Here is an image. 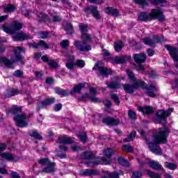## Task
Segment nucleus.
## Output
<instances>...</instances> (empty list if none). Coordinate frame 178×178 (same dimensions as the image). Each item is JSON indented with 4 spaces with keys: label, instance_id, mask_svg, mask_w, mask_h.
<instances>
[{
    "label": "nucleus",
    "instance_id": "obj_27",
    "mask_svg": "<svg viewBox=\"0 0 178 178\" xmlns=\"http://www.w3.org/2000/svg\"><path fill=\"white\" fill-rule=\"evenodd\" d=\"M86 87V85L84 83H79V85L76 86L71 90V94H76V92H80L83 88Z\"/></svg>",
    "mask_w": 178,
    "mask_h": 178
},
{
    "label": "nucleus",
    "instance_id": "obj_45",
    "mask_svg": "<svg viewBox=\"0 0 178 178\" xmlns=\"http://www.w3.org/2000/svg\"><path fill=\"white\" fill-rule=\"evenodd\" d=\"M128 116H129V119H132L133 120L137 119V114L133 110H129L128 111Z\"/></svg>",
    "mask_w": 178,
    "mask_h": 178
},
{
    "label": "nucleus",
    "instance_id": "obj_4",
    "mask_svg": "<svg viewBox=\"0 0 178 178\" xmlns=\"http://www.w3.org/2000/svg\"><path fill=\"white\" fill-rule=\"evenodd\" d=\"M7 115H14V120L17 127H27V115L22 112V107H15L13 110L7 113Z\"/></svg>",
    "mask_w": 178,
    "mask_h": 178
},
{
    "label": "nucleus",
    "instance_id": "obj_20",
    "mask_svg": "<svg viewBox=\"0 0 178 178\" xmlns=\"http://www.w3.org/2000/svg\"><path fill=\"white\" fill-rule=\"evenodd\" d=\"M130 59H131V57L129 56L116 57L114 58L113 63H118V65L120 63H126V62H127V60H130Z\"/></svg>",
    "mask_w": 178,
    "mask_h": 178
},
{
    "label": "nucleus",
    "instance_id": "obj_26",
    "mask_svg": "<svg viewBox=\"0 0 178 178\" xmlns=\"http://www.w3.org/2000/svg\"><path fill=\"white\" fill-rule=\"evenodd\" d=\"M33 14L38 16V20L40 23L44 22L47 19V15L42 12L35 11Z\"/></svg>",
    "mask_w": 178,
    "mask_h": 178
},
{
    "label": "nucleus",
    "instance_id": "obj_58",
    "mask_svg": "<svg viewBox=\"0 0 178 178\" xmlns=\"http://www.w3.org/2000/svg\"><path fill=\"white\" fill-rule=\"evenodd\" d=\"M14 76H15V77H22V76H23V71L22 70H16L14 73Z\"/></svg>",
    "mask_w": 178,
    "mask_h": 178
},
{
    "label": "nucleus",
    "instance_id": "obj_64",
    "mask_svg": "<svg viewBox=\"0 0 178 178\" xmlns=\"http://www.w3.org/2000/svg\"><path fill=\"white\" fill-rule=\"evenodd\" d=\"M53 20L54 22H60L62 20V18L58 15H55L53 16Z\"/></svg>",
    "mask_w": 178,
    "mask_h": 178
},
{
    "label": "nucleus",
    "instance_id": "obj_42",
    "mask_svg": "<svg viewBox=\"0 0 178 178\" xmlns=\"http://www.w3.org/2000/svg\"><path fill=\"white\" fill-rule=\"evenodd\" d=\"M165 167L168 169H170V170H175V169H177V165L173 163H165Z\"/></svg>",
    "mask_w": 178,
    "mask_h": 178
},
{
    "label": "nucleus",
    "instance_id": "obj_5",
    "mask_svg": "<svg viewBox=\"0 0 178 178\" xmlns=\"http://www.w3.org/2000/svg\"><path fill=\"white\" fill-rule=\"evenodd\" d=\"M156 18L159 19L161 22L165 20V16H163L162 11L159 9H153L149 15L144 12H142L138 15V20L140 22H148L150 19Z\"/></svg>",
    "mask_w": 178,
    "mask_h": 178
},
{
    "label": "nucleus",
    "instance_id": "obj_21",
    "mask_svg": "<svg viewBox=\"0 0 178 178\" xmlns=\"http://www.w3.org/2000/svg\"><path fill=\"white\" fill-rule=\"evenodd\" d=\"M147 163L152 169H154L155 170H163L162 165L157 161H150Z\"/></svg>",
    "mask_w": 178,
    "mask_h": 178
},
{
    "label": "nucleus",
    "instance_id": "obj_13",
    "mask_svg": "<svg viewBox=\"0 0 178 178\" xmlns=\"http://www.w3.org/2000/svg\"><path fill=\"white\" fill-rule=\"evenodd\" d=\"M13 41H24V40H30L33 38V36L27 35L24 32L21 31L12 36Z\"/></svg>",
    "mask_w": 178,
    "mask_h": 178
},
{
    "label": "nucleus",
    "instance_id": "obj_44",
    "mask_svg": "<svg viewBox=\"0 0 178 178\" xmlns=\"http://www.w3.org/2000/svg\"><path fill=\"white\" fill-rule=\"evenodd\" d=\"M38 162L40 165H46L47 166L51 163V161H49V159H40Z\"/></svg>",
    "mask_w": 178,
    "mask_h": 178
},
{
    "label": "nucleus",
    "instance_id": "obj_36",
    "mask_svg": "<svg viewBox=\"0 0 178 178\" xmlns=\"http://www.w3.org/2000/svg\"><path fill=\"white\" fill-rule=\"evenodd\" d=\"M56 94H59V95H62L63 97H67L69 93L66 90L60 89L59 88H56Z\"/></svg>",
    "mask_w": 178,
    "mask_h": 178
},
{
    "label": "nucleus",
    "instance_id": "obj_55",
    "mask_svg": "<svg viewBox=\"0 0 178 178\" xmlns=\"http://www.w3.org/2000/svg\"><path fill=\"white\" fill-rule=\"evenodd\" d=\"M69 40H65L60 42V45L62 48H67V47H69Z\"/></svg>",
    "mask_w": 178,
    "mask_h": 178
},
{
    "label": "nucleus",
    "instance_id": "obj_49",
    "mask_svg": "<svg viewBox=\"0 0 178 178\" xmlns=\"http://www.w3.org/2000/svg\"><path fill=\"white\" fill-rule=\"evenodd\" d=\"M134 1L135 3H138V5L142 6V8L148 5V3L145 0H134Z\"/></svg>",
    "mask_w": 178,
    "mask_h": 178
},
{
    "label": "nucleus",
    "instance_id": "obj_32",
    "mask_svg": "<svg viewBox=\"0 0 178 178\" xmlns=\"http://www.w3.org/2000/svg\"><path fill=\"white\" fill-rule=\"evenodd\" d=\"M113 154H115V150H113V149L108 148L103 150V155L106 156V158H111Z\"/></svg>",
    "mask_w": 178,
    "mask_h": 178
},
{
    "label": "nucleus",
    "instance_id": "obj_37",
    "mask_svg": "<svg viewBox=\"0 0 178 178\" xmlns=\"http://www.w3.org/2000/svg\"><path fill=\"white\" fill-rule=\"evenodd\" d=\"M146 172L147 173V175L150 178H161V175L156 172H152L149 170H147Z\"/></svg>",
    "mask_w": 178,
    "mask_h": 178
},
{
    "label": "nucleus",
    "instance_id": "obj_50",
    "mask_svg": "<svg viewBox=\"0 0 178 178\" xmlns=\"http://www.w3.org/2000/svg\"><path fill=\"white\" fill-rule=\"evenodd\" d=\"M65 29L67 34H72L73 33V24H67Z\"/></svg>",
    "mask_w": 178,
    "mask_h": 178
},
{
    "label": "nucleus",
    "instance_id": "obj_62",
    "mask_svg": "<svg viewBox=\"0 0 178 178\" xmlns=\"http://www.w3.org/2000/svg\"><path fill=\"white\" fill-rule=\"evenodd\" d=\"M166 0H154V5H159V3H165Z\"/></svg>",
    "mask_w": 178,
    "mask_h": 178
},
{
    "label": "nucleus",
    "instance_id": "obj_16",
    "mask_svg": "<svg viewBox=\"0 0 178 178\" xmlns=\"http://www.w3.org/2000/svg\"><path fill=\"white\" fill-rule=\"evenodd\" d=\"M29 45L35 49L42 48L43 49H49V46L44 40H40L38 43H29Z\"/></svg>",
    "mask_w": 178,
    "mask_h": 178
},
{
    "label": "nucleus",
    "instance_id": "obj_19",
    "mask_svg": "<svg viewBox=\"0 0 178 178\" xmlns=\"http://www.w3.org/2000/svg\"><path fill=\"white\" fill-rule=\"evenodd\" d=\"M54 102L55 98L54 97L46 99L39 104V108H47V106L52 105V104H54Z\"/></svg>",
    "mask_w": 178,
    "mask_h": 178
},
{
    "label": "nucleus",
    "instance_id": "obj_25",
    "mask_svg": "<svg viewBox=\"0 0 178 178\" xmlns=\"http://www.w3.org/2000/svg\"><path fill=\"white\" fill-rule=\"evenodd\" d=\"M139 112H142V113H146L147 115H149L150 113H154V110L152 107L149 106H147L145 107H138Z\"/></svg>",
    "mask_w": 178,
    "mask_h": 178
},
{
    "label": "nucleus",
    "instance_id": "obj_53",
    "mask_svg": "<svg viewBox=\"0 0 178 178\" xmlns=\"http://www.w3.org/2000/svg\"><path fill=\"white\" fill-rule=\"evenodd\" d=\"M79 137L81 141L86 143V140H87V134L86 132H82L81 134H79Z\"/></svg>",
    "mask_w": 178,
    "mask_h": 178
},
{
    "label": "nucleus",
    "instance_id": "obj_40",
    "mask_svg": "<svg viewBox=\"0 0 178 178\" xmlns=\"http://www.w3.org/2000/svg\"><path fill=\"white\" fill-rule=\"evenodd\" d=\"M29 135L31 137H33V138H35L36 140H42V137L41 135H40L37 131H32L29 132Z\"/></svg>",
    "mask_w": 178,
    "mask_h": 178
},
{
    "label": "nucleus",
    "instance_id": "obj_10",
    "mask_svg": "<svg viewBox=\"0 0 178 178\" xmlns=\"http://www.w3.org/2000/svg\"><path fill=\"white\" fill-rule=\"evenodd\" d=\"M165 38L163 36H158L155 35L153 37L152 39H149L148 38H145L143 39V42L146 44V45H149V47H155L156 44H158L159 42H165Z\"/></svg>",
    "mask_w": 178,
    "mask_h": 178
},
{
    "label": "nucleus",
    "instance_id": "obj_57",
    "mask_svg": "<svg viewBox=\"0 0 178 178\" xmlns=\"http://www.w3.org/2000/svg\"><path fill=\"white\" fill-rule=\"evenodd\" d=\"M49 36V33L48 32H40V38H48Z\"/></svg>",
    "mask_w": 178,
    "mask_h": 178
},
{
    "label": "nucleus",
    "instance_id": "obj_18",
    "mask_svg": "<svg viewBox=\"0 0 178 178\" xmlns=\"http://www.w3.org/2000/svg\"><path fill=\"white\" fill-rule=\"evenodd\" d=\"M134 59L136 63H144L147 60V55L145 54H138L134 56Z\"/></svg>",
    "mask_w": 178,
    "mask_h": 178
},
{
    "label": "nucleus",
    "instance_id": "obj_51",
    "mask_svg": "<svg viewBox=\"0 0 178 178\" xmlns=\"http://www.w3.org/2000/svg\"><path fill=\"white\" fill-rule=\"evenodd\" d=\"M75 65L77 67H80L81 69L83 66H86V62L83 60H76Z\"/></svg>",
    "mask_w": 178,
    "mask_h": 178
},
{
    "label": "nucleus",
    "instance_id": "obj_1",
    "mask_svg": "<svg viewBox=\"0 0 178 178\" xmlns=\"http://www.w3.org/2000/svg\"><path fill=\"white\" fill-rule=\"evenodd\" d=\"M169 129L166 127L159 128L152 136V141L145 138V143L150 151L156 155H162V149L158 144H166L169 136Z\"/></svg>",
    "mask_w": 178,
    "mask_h": 178
},
{
    "label": "nucleus",
    "instance_id": "obj_54",
    "mask_svg": "<svg viewBox=\"0 0 178 178\" xmlns=\"http://www.w3.org/2000/svg\"><path fill=\"white\" fill-rule=\"evenodd\" d=\"M65 66L69 70H73V69H74V63L73 61L68 62L66 63Z\"/></svg>",
    "mask_w": 178,
    "mask_h": 178
},
{
    "label": "nucleus",
    "instance_id": "obj_38",
    "mask_svg": "<svg viewBox=\"0 0 178 178\" xmlns=\"http://www.w3.org/2000/svg\"><path fill=\"white\" fill-rule=\"evenodd\" d=\"M4 10L6 12V13H12V12H15V10H16V7L12 4H10L5 7Z\"/></svg>",
    "mask_w": 178,
    "mask_h": 178
},
{
    "label": "nucleus",
    "instance_id": "obj_22",
    "mask_svg": "<svg viewBox=\"0 0 178 178\" xmlns=\"http://www.w3.org/2000/svg\"><path fill=\"white\" fill-rule=\"evenodd\" d=\"M58 144H72L73 139L66 136H60L58 140Z\"/></svg>",
    "mask_w": 178,
    "mask_h": 178
},
{
    "label": "nucleus",
    "instance_id": "obj_39",
    "mask_svg": "<svg viewBox=\"0 0 178 178\" xmlns=\"http://www.w3.org/2000/svg\"><path fill=\"white\" fill-rule=\"evenodd\" d=\"M92 15L95 17L97 20L101 19V15H99V13H98V10H97V7H93L91 9Z\"/></svg>",
    "mask_w": 178,
    "mask_h": 178
},
{
    "label": "nucleus",
    "instance_id": "obj_56",
    "mask_svg": "<svg viewBox=\"0 0 178 178\" xmlns=\"http://www.w3.org/2000/svg\"><path fill=\"white\" fill-rule=\"evenodd\" d=\"M143 174L138 171H135L132 173V178H141Z\"/></svg>",
    "mask_w": 178,
    "mask_h": 178
},
{
    "label": "nucleus",
    "instance_id": "obj_46",
    "mask_svg": "<svg viewBox=\"0 0 178 178\" xmlns=\"http://www.w3.org/2000/svg\"><path fill=\"white\" fill-rule=\"evenodd\" d=\"M118 163L121 166H129V161L122 157L118 158Z\"/></svg>",
    "mask_w": 178,
    "mask_h": 178
},
{
    "label": "nucleus",
    "instance_id": "obj_48",
    "mask_svg": "<svg viewBox=\"0 0 178 178\" xmlns=\"http://www.w3.org/2000/svg\"><path fill=\"white\" fill-rule=\"evenodd\" d=\"M48 65L51 67V69H56V67H58L57 62L54 60H49L48 61Z\"/></svg>",
    "mask_w": 178,
    "mask_h": 178
},
{
    "label": "nucleus",
    "instance_id": "obj_3",
    "mask_svg": "<svg viewBox=\"0 0 178 178\" xmlns=\"http://www.w3.org/2000/svg\"><path fill=\"white\" fill-rule=\"evenodd\" d=\"M26 51L22 47H17L14 48V55L10 58V60H8L6 58H0V63H3L6 67L12 68L13 67V63L19 62V63H24L23 61V57L20 55V52H24Z\"/></svg>",
    "mask_w": 178,
    "mask_h": 178
},
{
    "label": "nucleus",
    "instance_id": "obj_43",
    "mask_svg": "<svg viewBox=\"0 0 178 178\" xmlns=\"http://www.w3.org/2000/svg\"><path fill=\"white\" fill-rule=\"evenodd\" d=\"M92 156H93L92 152H89L83 153L81 156V158L82 159H91Z\"/></svg>",
    "mask_w": 178,
    "mask_h": 178
},
{
    "label": "nucleus",
    "instance_id": "obj_17",
    "mask_svg": "<svg viewBox=\"0 0 178 178\" xmlns=\"http://www.w3.org/2000/svg\"><path fill=\"white\" fill-rule=\"evenodd\" d=\"M103 123H105L108 126H118L120 123L119 119H114L112 118H106L103 119Z\"/></svg>",
    "mask_w": 178,
    "mask_h": 178
},
{
    "label": "nucleus",
    "instance_id": "obj_61",
    "mask_svg": "<svg viewBox=\"0 0 178 178\" xmlns=\"http://www.w3.org/2000/svg\"><path fill=\"white\" fill-rule=\"evenodd\" d=\"M136 70H138V72H143L144 70V66L141 64H138L136 66Z\"/></svg>",
    "mask_w": 178,
    "mask_h": 178
},
{
    "label": "nucleus",
    "instance_id": "obj_23",
    "mask_svg": "<svg viewBox=\"0 0 178 178\" xmlns=\"http://www.w3.org/2000/svg\"><path fill=\"white\" fill-rule=\"evenodd\" d=\"M111 161L106 159L104 157H99L96 159L95 162L93 163V165H109Z\"/></svg>",
    "mask_w": 178,
    "mask_h": 178
},
{
    "label": "nucleus",
    "instance_id": "obj_35",
    "mask_svg": "<svg viewBox=\"0 0 178 178\" xmlns=\"http://www.w3.org/2000/svg\"><path fill=\"white\" fill-rule=\"evenodd\" d=\"M127 74L129 79V80L131 81H134V83H136L137 81H136V75H134V73L132 72L131 70H127Z\"/></svg>",
    "mask_w": 178,
    "mask_h": 178
},
{
    "label": "nucleus",
    "instance_id": "obj_15",
    "mask_svg": "<svg viewBox=\"0 0 178 178\" xmlns=\"http://www.w3.org/2000/svg\"><path fill=\"white\" fill-rule=\"evenodd\" d=\"M1 156L3 159L8 161V162H17V161H19L18 156L8 152L1 153Z\"/></svg>",
    "mask_w": 178,
    "mask_h": 178
},
{
    "label": "nucleus",
    "instance_id": "obj_63",
    "mask_svg": "<svg viewBox=\"0 0 178 178\" xmlns=\"http://www.w3.org/2000/svg\"><path fill=\"white\" fill-rule=\"evenodd\" d=\"M6 149V144L5 143H0V155L1 154L2 151Z\"/></svg>",
    "mask_w": 178,
    "mask_h": 178
},
{
    "label": "nucleus",
    "instance_id": "obj_31",
    "mask_svg": "<svg viewBox=\"0 0 178 178\" xmlns=\"http://www.w3.org/2000/svg\"><path fill=\"white\" fill-rule=\"evenodd\" d=\"M106 84L107 87L111 89L120 88V83H119L116 81H113L111 83L106 82Z\"/></svg>",
    "mask_w": 178,
    "mask_h": 178
},
{
    "label": "nucleus",
    "instance_id": "obj_41",
    "mask_svg": "<svg viewBox=\"0 0 178 178\" xmlns=\"http://www.w3.org/2000/svg\"><path fill=\"white\" fill-rule=\"evenodd\" d=\"M135 138H136V131H133L127 138H125L124 139V141H125L126 143H130V141H131L132 140H134Z\"/></svg>",
    "mask_w": 178,
    "mask_h": 178
},
{
    "label": "nucleus",
    "instance_id": "obj_47",
    "mask_svg": "<svg viewBox=\"0 0 178 178\" xmlns=\"http://www.w3.org/2000/svg\"><path fill=\"white\" fill-rule=\"evenodd\" d=\"M122 148V151H124L125 152H133V151H134L133 147L128 145H124Z\"/></svg>",
    "mask_w": 178,
    "mask_h": 178
},
{
    "label": "nucleus",
    "instance_id": "obj_28",
    "mask_svg": "<svg viewBox=\"0 0 178 178\" xmlns=\"http://www.w3.org/2000/svg\"><path fill=\"white\" fill-rule=\"evenodd\" d=\"M81 175L83 176H92V175H98V170L86 169L81 172Z\"/></svg>",
    "mask_w": 178,
    "mask_h": 178
},
{
    "label": "nucleus",
    "instance_id": "obj_12",
    "mask_svg": "<svg viewBox=\"0 0 178 178\" xmlns=\"http://www.w3.org/2000/svg\"><path fill=\"white\" fill-rule=\"evenodd\" d=\"M165 48L169 51L171 58H172L173 60L175 62H178V51L177 49L172 47L169 44H165ZM177 67L178 68V63L177 64Z\"/></svg>",
    "mask_w": 178,
    "mask_h": 178
},
{
    "label": "nucleus",
    "instance_id": "obj_11",
    "mask_svg": "<svg viewBox=\"0 0 178 178\" xmlns=\"http://www.w3.org/2000/svg\"><path fill=\"white\" fill-rule=\"evenodd\" d=\"M90 95H89L88 94L83 95L81 97V101H86V99H90L91 102H100L99 99H98V98L95 97L97 94V90H95V88H90Z\"/></svg>",
    "mask_w": 178,
    "mask_h": 178
},
{
    "label": "nucleus",
    "instance_id": "obj_2",
    "mask_svg": "<svg viewBox=\"0 0 178 178\" xmlns=\"http://www.w3.org/2000/svg\"><path fill=\"white\" fill-rule=\"evenodd\" d=\"M141 87L142 88H146V94L148 97L151 98H155L156 97V91H158V88H156V83L154 82H149V86H146L144 81H136L134 82L133 85L124 84V90L125 92L128 94H133L135 90Z\"/></svg>",
    "mask_w": 178,
    "mask_h": 178
},
{
    "label": "nucleus",
    "instance_id": "obj_29",
    "mask_svg": "<svg viewBox=\"0 0 178 178\" xmlns=\"http://www.w3.org/2000/svg\"><path fill=\"white\" fill-rule=\"evenodd\" d=\"M106 13L108 15H113V16H118L119 11L116 8H113L112 7H108L106 8Z\"/></svg>",
    "mask_w": 178,
    "mask_h": 178
},
{
    "label": "nucleus",
    "instance_id": "obj_8",
    "mask_svg": "<svg viewBox=\"0 0 178 178\" xmlns=\"http://www.w3.org/2000/svg\"><path fill=\"white\" fill-rule=\"evenodd\" d=\"M102 62H98L94 67L93 70H97L99 73L98 77H99L102 80H104V77H108L109 74H112V70L108 69L105 67H101L99 65H101Z\"/></svg>",
    "mask_w": 178,
    "mask_h": 178
},
{
    "label": "nucleus",
    "instance_id": "obj_14",
    "mask_svg": "<svg viewBox=\"0 0 178 178\" xmlns=\"http://www.w3.org/2000/svg\"><path fill=\"white\" fill-rule=\"evenodd\" d=\"M79 29L81 33V40H91V36L90 35V34L87 33V31H88V26H87V25L80 24Z\"/></svg>",
    "mask_w": 178,
    "mask_h": 178
},
{
    "label": "nucleus",
    "instance_id": "obj_33",
    "mask_svg": "<svg viewBox=\"0 0 178 178\" xmlns=\"http://www.w3.org/2000/svg\"><path fill=\"white\" fill-rule=\"evenodd\" d=\"M103 173H104L106 176H108V177H111V178H119V175H123V172H120V173H118V172L110 173L108 171H104L103 172Z\"/></svg>",
    "mask_w": 178,
    "mask_h": 178
},
{
    "label": "nucleus",
    "instance_id": "obj_24",
    "mask_svg": "<svg viewBox=\"0 0 178 178\" xmlns=\"http://www.w3.org/2000/svg\"><path fill=\"white\" fill-rule=\"evenodd\" d=\"M55 170V164L54 163L51 162V163L47 165V167L43 168L42 170V172H43L44 173H54Z\"/></svg>",
    "mask_w": 178,
    "mask_h": 178
},
{
    "label": "nucleus",
    "instance_id": "obj_52",
    "mask_svg": "<svg viewBox=\"0 0 178 178\" xmlns=\"http://www.w3.org/2000/svg\"><path fill=\"white\" fill-rule=\"evenodd\" d=\"M111 99H113L114 102H115L116 105H119L120 104V101L119 100V97L116 94L111 95Z\"/></svg>",
    "mask_w": 178,
    "mask_h": 178
},
{
    "label": "nucleus",
    "instance_id": "obj_6",
    "mask_svg": "<svg viewBox=\"0 0 178 178\" xmlns=\"http://www.w3.org/2000/svg\"><path fill=\"white\" fill-rule=\"evenodd\" d=\"M22 29H23V24L17 21L13 22L10 27H7L5 25H3L1 27V30L4 33H7V34H15L19 30H22Z\"/></svg>",
    "mask_w": 178,
    "mask_h": 178
},
{
    "label": "nucleus",
    "instance_id": "obj_34",
    "mask_svg": "<svg viewBox=\"0 0 178 178\" xmlns=\"http://www.w3.org/2000/svg\"><path fill=\"white\" fill-rule=\"evenodd\" d=\"M122 48H123V42L120 40L114 43V49L116 52H120Z\"/></svg>",
    "mask_w": 178,
    "mask_h": 178
},
{
    "label": "nucleus",
    "instance_id": "obj_59",
    "mask_svg": "<svg viewBox=\"0 0 178 178\" xmlns=\"http://www.w3.org/2000/svg\"><path fill=\"white\" fill-rule=\"evenodd\" d=\"M10 176L12 178H22V177H20V175L15 171L11 172Z\"/></svg>",
    "mask_w": 178,
    "mask_h": 178
},
{
    "label": "nucleus",
    "instance_id": "obj_9",
    "mask_svg": "<svg viewBox=\"0 0 178 178\" xmlns=\"http://www.w3.org/2000/svg\"><path fill=\"white\" fill-rule=\"evenodd\" d=\"M172 112H173V108H169L166 111L164 110H159L156 115L158 123H166V119L168 118V116H170Z\"/></svg>",
    "mask_w": 178,
    "mask_h": 178
},
{
    "label": "nucleus",
    "instance_id": "obj_30",
    "mask_svg": "<svg viewBox=\"0 0 178 178\" xmlns=\"http://www.w3.org/2000/svg\"><path fill=\"white\" fill-rule=\"evenodd\" d=\"M19 94V90L17 89H9L6 92V98H9V97H13L15 95H17Z\"/></svg>",
    "mask_w": 178,
    "mask_h": 178
},
{
    "label": "nucleus",
    "instance_id": "obj_60",
    "mask_svg": "<svg viewBox=\"0 0 178 178\" xmlns=\"http://www.w3.org/2000/svg\"><path fill=\"white\" fill-rule=\"evenodd\" d=\"M22 13V15H24V16H26V17H29V15H30V11H29V10L26 8H23Z\"/></svg>",
    "mask_w": 178,
    "mask_h": 178
},
{
    "label": "nucleus",
    "instance_id": "obj_7",
    "mask_svg": "<svg viewBox=\"0 0 178 178\" xmlns=\"http://www.w3.org/2000/svg\"><path fill=\"white\" fill-rule=\"evenodd\" d=\"M91 39H82V42H79V40H75L74 45L78 51L81 52H84L87 51H91V45H90V42Z\"/></svg>",
    "mask_w": 178,
    "mask_h": 178
}]
</instances>
